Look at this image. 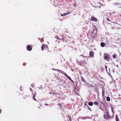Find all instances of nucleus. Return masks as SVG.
I'll return each instance as SVG.
<instances>
[{
  "label": "nucleus",
  "instance_id": "obj_1",
  "mask_svg": "<svg viewBox=\"0 0 121 121\" xmlns=\"http://www.w3.org/2000/svg\"><path fill=\"white\" fill-rule=\"evenodd\" d=\"M104 60H106L107 61L109 62L110 61L112 60L109 55L106 53H104Z\"/></svg>",
  "mask_w": 121,
  "mask_h": 121
},
{
  "label": "nucleus",
  "instance_id": "obj_2",
  "mask_svg": "<svg viewBox=\"0 0 121 121\" xmlns=\"http://www.w3.org/2000/svg\"><path fill=\"white\" fill-rule=\"evenodd\" d=\"M41 48L42 51H43L44 50H46L47 51H48L49 50L48 48L47 45L46 44H42Z\"/></svg>",
  "mask_w": 121,
  "mask_h": 121
},
{
  "label": "nucleus",
  "instance_id": "obj_3",
  "mask_svg": "<svg viewBox=\"0 0 121 121\" xmlns=\"http://www.w3.org/2000/svg\"><path fill=\"white\" fill-rule=\"evenodd\" d=\"M106 116L107 120H109V119L111 118V116L109 115V112L108 111L106 112Z\"/></svg>",
  "mask_w": 121,
  "mask_h": 121
},
{
  "label": "nucleus",
  "instance_id": "obj_4",
  "mask_svg": "<svg viewBox=\"0 0 121 121\" xmlns=\"http://www.w3.org/2000/svg\"><path fill=\"white\" fill-rule=\"evenodd\" d=\"M91 20L92 21H94L95 22H97L98 21V19L94 16L91 17Z\"/></svg>",
  "mask_w": 121,
  "mask_h": 121
},
{
  "label": "nucleus",
  "instance_id": "obj_5",
  "mask_svg": "<svg viewBox=\"0 0 121 121\" xmlns=\"http://www.w3.org/2000/svg\"><path fill=\"white\" fill-rule=\"evenodd\" d=\"M28 51H31L32 50V48L29 45H28L26 47Z\"/></svg>",
  "mask_w": 121,
  "mask_h": 121
},
{
  "label": "nucleus",
  "instance_id": "obj_6",
  "mask_svg": "<svg viewBox=\"0 0 121 121\" xmlns=\"http://www.w3.org/2000/svg\"><path fill=\"white\" fill-rule=\"evenodd\" d=\"M53 70H56L59 73H62L63 72V71H62V70H60L58 69H53Z\"/></svg>",
  "mask_w": 121,
  "mask_h": 121
},
{
  "label": "nucleus",
  "instance_id": "obj_7",
  "mask_svg": "<svg viewBox=\"0 0 121 121\" xmlns=\"http://www.w3.org/2000/svg\"><path fill=\"white\" fill-rule=\"evenodd\" d=\"M91 57H93L94 56V55L93 52H90L89 53Z\"/></svg>",
  "mask_w": 121,
  "mask_h": 121
},
{
  "label": "nucleus",
  "instance_id": "obj_8",
  "mask_svg": "<svg viewBox=\"0 0 121 121\" xmlns=\"http://www.w3.org/2000/svg\"><path fill=\"white\" fill-rule=\"evenodd\" d=\"M100 45L101 47H104L105 45V44L104 43L102 42L100 44Z\"/></svg>",
  "mask_w": 121,
  "mask_h": 121
},
{
  "label": "nucleus",
  "instance_id": "obj_9",
  "mask_svg": "<svg viewBox=\"0 0 121 121\" xmlns=\"http://www.w3.org/2000/svg\"><path fill=\"white\" fill-rule=\"evenodd\" d=\"M36 95V92H35V94L33 95V100H35V101H36L37 100L35 98V97Z\"/></svg>",
  "mask_w": 121,
  "mask_h": 121
},
{
  "label": "nucleus",
  "instance_id": "obj_10",
  "mask_svg": "<svg viewBox=\"0 0 121 121\" xmlns=\"http://www.w3.org/2000/svg\"><path fill=\"white\" fill-rule=\"evenodd\" d=\"M116 121H120L118 117L117 114L116 116Z\"/></svg>",
  "mask_w": 121,
  "mask_h": 121
},
{
  "label": "nucleus",
  "instance_id": "obj_11",
  "mask_svg": "<svg viewBox=\"0 0 121 121\" xmlns=\"http://www.w3.org/2000/svg\"><path fill=\"white\" fill-rule=\"evenodd\" d=\"M69 13H69V12H67L66 13H64L63 14L61 15V16H65L66 15H68V14H69Z\"/></svg>",
  "mask_w": 121,
  "mask_h": 121
},
{
  "label": "nucleus",
  "instance_id": "obj_12",
  "mask_svg": "<svg viewBox=\"0 0 121 121\" xmlns=\"http://www.w3.org/2000/svg\"><path fill=\"white\" fill-rule=\"evenodd\" d=\"M67 118L69 119L70 121H71L72 118L69 115H68L67 117Z\"/></svg>",
  "mask_w": 121,
  "mask_h": 121
},
{
  "label": "nucleus",
  "instance_id": "obj_13",
  "mask_svg": "<svg viewBox=\"0 0 121 121\" xmlns=\"http://www.w3.org/2000/svg\"><path fill=\"white\" fill-rule=\"evenodd\" d=\"M93 103L92 102H90L88 103V105L90 106H92L93 105Z\"/></svg>",
  "mask_w": 121,
  "mask_h": 121
},
{
  "label": "nucleus",
  "instance_id": "obj_14",
  "mask_svg": "<svg viewBox=\"0 0 121 121\" xmlns=\"http://www.w3.org/2000/svg\"><path fill=\"white\" fill-rule=\"evenodd\" d=\"M106 100L108 101H109L110 100V98L109 97H107L106 98Z\"/></svg>",
  "mask_w": 121,
  "mask_h": 121
},
{
  "label": "nucleus",
  "instance_id": "obj_15",
  "mask_svg": "<svg viewBox=\"0 0 121 121\" xmlns=\"http://www.w3.org/2000/svg\"><path fill=\"white\" fill-rule=\"evenodd\" d=\"M56 39H59V40H62L63 42L64 41V39H60V38L57 36H56Z\"/></svg>",
  "mask_w": 121,
  "mask_h": 121
},
{
  "label": "nucleus",
  "instance_id": "obj_16",
  "mask_svg": "<svg viewBox=\"0 0 121 121\" xmlns=\"http://www.w3.org/2000/svg\"><path fill=\"white\" fill-rule=\"evenodd\" d=\"M66 77H67L68 76L66 74V73H65V72H63V73H62Z\"/></svg>",
  "mask_w": 121,
  "mask_h": 121
},
{
  "label": "nucleus",
  "instance_id": "obj_17",
  "mask_svg": "<svg viewBox=\"0 0 121 121\" xmlns=\"http://www.w3.org/2000/svg\"><path fill=\"white\" fill-rule=\"evenodd\" d=\"M94 104L98 105H99V103L96 101H95L94 102Z\"/></svg>",
  "mask_w": 121,
  "mask_h": 121
},
{
  "label": "nucleus",
  "instance_id": "obj_18",
  "mask_svg": "<svg viewBox=\"0 0 121 121\" xmlns=\"http://www.w3.org/2000/svg\"><path fill=\"white\" fill-rule=\"evenodd\" d=\"M58 105L59 106V108H62L61 104H58Z\"/></svg>",
  "mask_w": 121,
  "mask_h": 121
},
{
  "label": "nucleus",
  "instance_id": "obj_19",
  "mask_svg": "<svg viewBox=\"0 0 121 121\" xmlns=\"http://www.w3.org/2000/svg\"><path fill=\"white\" fill-rule=\"evenodd\" d=\"M104 94V90L103 89H102V95L103 96Z\"/></svg>",
  "mask_w": 121,
  "mask_h": 121
},
{
  "label": "nucleus",
  "instance_id": "obj_20",
  "mask_svg": "<svg viewBox=\"0 0 121 121\" xmlns=\"http://www.w3.org/2000/svg\"><path fill=\"white\" fill-rule=\"evenodd\" d=\"M112 56L114 58H116V55H112Z\"/></svg>",
  "mask_w": 121,
  "mask_h": 121
},
{
  "label": "nucleus",
  "instance_id": "obj_21",
  "mask_svg": "<svg viewBox=\"0 0 121 121\" xmlns=\"http://www.w3.org/2000/svg\"><path fill=\"white\" fill-rule=\"evenodd\" d=\"M104 117L105 119L107 120V117H106V115H104Z\"/></svg>",
  "mask_w": 121,
  "mask_h": 121
},
{
  "label": "nucleus",
  "instance_id": "obj_22",
  "mask_svg": "<svg viewBox=\"0 0 121 121\" xmlns=\"http://www.w3.org/2000/svg\"><path fill=\"white\" fill-rule=\"evenodd\" d=\"M70 80H71V78L69 77V76H68L67 77Z\"/></svg>",
  "mask_w": 121,
  "mask_h": 121
},
{
  "label": "nucleus",
  "instance_id": "obj_23",
  "mask_svg": "<svg viewBox=\"0 0 121 121\" xmlns=\"http://www.w3.org/2000/svg\"><path fill=\"white\" fill-rule=\"evenodd\" d=\"M111 110H112V112H113V108L112 107H111Z\"/></svg>",
  "mask_w": 121,
  "mask_h": 121
},
{
  "label": "nucleus",
  "instance_id": "obj_24",
  "mask_svg": "<svg viewBox=\"0 0 121 121\" xmlns=\"http://www.w3.org/2000/svg\"><path fill=\"white\" fill-rule=\"evenodd\" d=\"M71 81L73 83H74V82L73 81L72 79H71Z\"/></svg>",
  "mask_w": 121,
  "mask_h": 121
},
{
  "label": "nucleus",
  "instance_id": "obj_25",
  "mask_svg": "<svg viewBox=\"0 0 121 121\" xmlns=\"http://www.w3.org/2000/svg\"><path fill=\"white\" fill-rule=\"evenodd\" d=\"M107 19L108 21H110L108 18H107Z\"/></svg>",
  "mask_w": 121,
  "mask_h": 121
},
{
  "label": "nucleus",
  "instance_id": "obj_26",
  "mask_svg": "<svg viewBox=\"0 0 121 121\" xmlns=\"http://www.w3.org/2000/svg\"><path fill=\"white\" fill-rule=\"evenodd\" d=\"M105 68L106 69H107V66L106 65H105Z\"/></svg>",
  "mask_w": 121,
  "mask_h": 121
},
{
  "label": "nucleus",
  "instance_id": "obj_27",
  "mask_svg": "<svg viewBox=\"0 0 121 121\" xmlns=\"http://www.w3.org/2000/svg\"><path fill=\"white\" fill-rule=\"evenodd\" d=\"M30 90L32 92V91H33L32 90V89L31 88H30Z\"/></svg>",
  "mask_w": 121,
  "mask_h": 121
},
{
  "label": "nucleus",
  "instance_id": "obj_28",
  "mask_svg": "<svg viewBox=\"0 0 121 121\" xmlns=\"http://www.w3.org/2000/svg\"><path fill=\"white\" fill-rule=\"evenodd\" d=\"M1 109H0V114L1 113Z\"/></svg>",
  "mask_w": 121,
  "mask_h": 121
},
{
  "label": "nucleus",
  "instance_id": "obj_29",
  "mask_svg": "<svg viewBox=\"0 0 121 121\" xmlns=\"http://www.w3.org/2000/svg\"><path fill=\"white\" fill-rule=\"evenodd\" d=\"M116 66L117 68H118V65H117Z\"/></svg>",
  "mask_w": 121,
  "mask_h": 121
},
{
  "label": "nucleus",
  "instance_id": "obj_30",
  "mask_svg": "<svg viewBox=\"0 0 121 121\" xmlns=\"http://www.w3.org/2000/svg\"><path fill=\"white\" fill-rule=\"evenodd\" d=\"M45 105H48V104H45Z\"/></svg>",
  "mask_w": 121,
  "mask_h": 121
},
{
  "label": "nucleus",
  "instance_id": "obj_31",
  "mask_svg": "<svg viewBox=\"0 0 121 121\" xmlns=\"http://www.w3.org/2000/svg\"><path fill=\"white\" fill-rule=\"evenodd\" d=\"M69 121V120L67 119V120H66V121Z\"/></svg>",
  "mask_w": 121,
  "mask_h": 121
},
{
  "label": "nucleus",
  "instance_id": "obj_32",
  "mask_svg": "<svg viewBox=\"0 0 121 121\" xmlns=\"http://www.w3.org/2000/svg\"><path fill=\"white\" fill-rule=\"evenodd\" d=\"M114 22V23H115V22Z\"/></svg>",
  "mask_w": 121,
  "mask_h": 121
}]
</instances>
